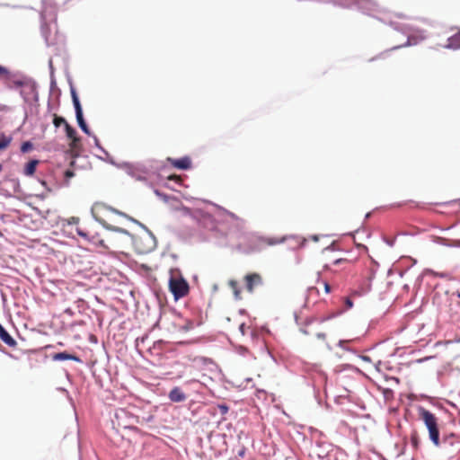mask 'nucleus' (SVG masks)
Masks as SVG:
<instances>
[{"instance_id": "obj_1", "label": "nucleus", "mask_w": 460, "mask_h": 460, "mask_svg": "<svg viewBox=\"0 0 460 460\" xmlns=\"http://www.w3.org/2000/svg\"><path fill=\"white\" fill-rule=\"evenodd\" d=\"M109 228L118 233L129 234L131 236L132 243L136 252L140 254H146L154 251L156 247V239L155 235L147 229H145L137 234H130L128 231L120 227L113 226Z\"/></svg>"}, {"instance_id": "obj_2", "label": "nucleus", "mask_w": 460, "mask_h": 460, "mask_svg": "<svg viewBox=\"0 0 460 460\" xmlns=\"http://www.w3.org/2000/svg\"><path fill=\"white\" fill-rule=\"evenodd\" d=\"M138 423V416L129 409H117L112 419V425L118 431L122 429H134Z\"/></svg>"}, {"instance_id": "obj_3", "label": "nucleus", "mask_w": 460, "mask_h": 460, "mask_svg": "<svg viewBox=\"0 0 460 460\" xmlns=\"http://www.w3.org/2000/svg\"><path fill=\"white\" fill-rule=\"evenodd\" d=\"M169 290L175 300L182 298L189 294V284L177 269L170 270Z\"/></svg>"}, {"instance_id": "obj_4", "label": "nucleus", "mask_w": 460, "mask_h": 460, "mask_svg": "<svg viewBox=\"0 0 460 460\" xmlns=\"http://www.w3.org/2000/svg\"><path fill=\"white\" fill-rule=\"evenodd\" d=\"M419 417L424 422L425 426L429 430V435L430 440L434 443L435 446H439V430L438 427V419L437 417L423 407H420L418 409Z\"/></svg>"}, {"instance_id": "obj_5", "label": "nucleus", "mask_w": 460, "mask_h": 460, "mask_svg": "<svg viewBox=\"0 0 460 460\" xmlns=\"http://www.w3.org/2000/svg\"><path fill=\"white\" fill-rule=\"evenodd\" d=\"M244 280H245L246 289L251 293L253 292L255 287H258V286L261 285V283H262V279H261V275L258 273L247 274L244 277Z\"/></svg>"}, {"instance_id": "obj_6", "label": "nucleus", "mask_w": 460, "mask_h": 460, "mask_svg": "<svg viewBox=\"0 0 460 460\" xmlns=\"http://www.w3.org/2000/svg\"><path fill=\"white\" fill-rule=\"evenodd\" d=\"M167 161L171 165L177 169L187 170L191 167L190 158L188 156L181 157L180 159L168 158Z\"/></svg>"}, {"instance_id": "obj_7", "label": "nucleus", "mask_w": 460, "mask_h": 460, "mask_svg": "<svg viewBox=\"0 0 460 460\" xmlns=\"http://www.w3.org/2000/svg\"><path fill=\"white\" fill-rule=\"evenodd\" d=\"M42 5L41 14L44 18L56 14L57 4L54 0H43Z\"/></svg>"}, {"instance_id": "obj_8", "label": "nucleus", "mask_w": 460, "mask_h": 460, "mask_svg": "<svg viewBox=\"0 0 460 460\" xmlns=\"http://www.w3.org/2000/svg\"><path fill=\"white\" fill-rule=\"evenodd\" d=\"M168 397L172 402H184L187 398L186 394L178 386L173 387L170 391Z\"/></svg>"}, {"instance_id": "obj_9", "label": "nucleus", "mask_w": 460, "mask_h": 460, "mask_svg": "<svg viewBox=\"0 0 460 460\" xmlns=\"http://www.w3.org/2000/svg\"><path fill=\"white\" fill-rule=\"evenodd\" d=\"M65 130L66 133V137L71 139L70 146L72 148H75L77 146V143L79 142V137L76 136V131L74 128H72L68 123H66Z\"/></svg>"}, {"instance_id": "obj_10", "label": "nucleus", "mask_w": 460, "mask_h": 460, "mask_svg": "<svg viewBox=\"0 0 460 460\" xmlns=\"http://www.w3.org/2000/svg\"><path fill=\"white\" fill-rule=\"evenodd\" d=\"M0 339L9 347L13 348L17 345L15 340L7 332L2 324H0Z\"/></svg>"}, {"instance_id": "obj_11", "label": "nucleus", "mask_w": 460, "mask_h": 460, "mask_svg": "<svg viewBox=\"0 0 460 460\" xmlns=\"http://www.w3.org/2000/svg\"><path fill=\"white\" fill-rule=\"evenodd\" d=\"M446 48L452 49H460V30L456 33L448 38Z\"/></svg>"}, {"instance_id": "obj_12", "label": "nucleus", "mask_w": 460, "mask_h": 460, "mask_svg": "<svg viewBox=\"0 0 460 460\" xmlns=\"http://www.w3.org/2000/svg\"><path fill=\"white\" fill-rule=\"evenodd\" d=\"M53 359L54 360H73L75 362L81 361L77 356H75L74 354H69L66 351L54 354Z\"/></svg>"}, {"instance_id": "obj_13", "label": "nucleus", "mask_w": 460, "mask_h": 460, "mask_svg": "<svg viewBox=\"0 0 460 460\" xmlns=\"http://www.w3.org/2000/svg\"><path fill=\"white\" fill-rule=\"evenodd\" d=\"M76 120L80 127V128L87 135H90V130L88 128V126L86 125L84 116H83V111L75 112Z\"/></svg>"}, {"instance_id": "obj_14", "label": "nucleus", "mask_w": 460, "mask_h": 460, "mask_svg": "<svg viewBox=\"0 0 460 460\" xmlns=\"http://www.w3.org/2000/svg\"><path fill=\"white\" fill-rule=\"evenodd\" d=\"M38 164H39L38 160L30 161L25 166L24 174L27 176L33 175L36 171V167H37Z\"/></svg>"}, {"instance_id": "obj_15", "label": "nucleus", "mask_w": 460, "mask_h": 460, "mask_svg": "<svg viewBox=\"0 0 460 460\" xmlns=\"http://www.w3.org/2000/svg\"><path fill=\"white\" fill-rule=\"evenodd\" d=\"M13 77V74L10 72V70L0 65V80H4L6 83H8Z\"/></svg>"}, {"instance_id": "obj_16", "label": "nucleus", "mask_w": 460, "mask_h": 460, "mask_svg": "<svg viewBox=\"0 0 460 460\" xmlns=\"http://www.w3.org/2000/svg\"><path fill=\"white\" fill-rule=\"evenodd\" d=\"M71 96H72L73 104H74L75 112L81 111H82V107H81L78 96L76 94L75 90L73 89V88L71 89Z\"/></svg>"}, {"instance_id": "obj_17", "label": "nucleus", "mask_w": 460, "mask_h": 460, "mask_svg": "<svg viewBox=\"0 0 460 460\" xmlns=\"http://www.w3.org/2000/svg\"><path fill=\"white\" fill-rule=\"evenodd\" d=\"M228 286L230 287V288L233 290L234 294V296L235 298H240V289H239V285H238V282L236 280H234V279H231L229 282H228Z\"/></svg>"}, {"instance_id": "obj_18", "label": "nucleus", "mask_w": 460, "mask_h": 460, "mask_svg": "<svg viewBox=\"0 0 460 460\" xmlns=\"http://www.w3.org/2000/svg\"><path fill=\"white\" fill-rule=\"evenodd\" d=\"M66 123H67V121L64 118L58 116L57 114H54L53 124L56 128H58L61 125H64L66 127Z\"/></svg>"}, {"instance_id": "obj_19", "label": "nucleus", "mask_w": 460, "mask_h": 460, "mask_svg": "<svg viewBox=\"0 0 460 460\" xmlns=\"http://www.w3.org/2000/svg\"><path fill=\"white\" fill-rule=\"evenodd\" d=\"M411 442L414 448L419 447L420 437L417 431H413L411 435Z\"/></svg>"}, {"instance_id": "obj_20", "label": "nucleus", "mask_w": 460, "mask_h": 460, "mask_svg": "<svg viewBox=\"0 0 460 460\" xmlns=\"http://www.w3.org/2000/svg\"><path fill=\"white\" fill-rule=\"evenodd\" d=\"M11 141V137L2 136V138L0 140V150L6 148L10 145Z\"/></svg>"}, {"instance_id": "obj_21", "label": "nucleus", "mask_w": 460, "mask_h": 460, "mask_svg": "<svg viewBox=\"0 0 460 460\" xmlns=\"http://www.w3.org/2000/svg\"><path fill=\"white\" fill-rule=\"evenodd\" d=\"M75 176V172L72 170H66L65 172L66 184H69V180Z\"/></svg>"}, {"instance_id": "obj_22", "label": "nucleus", "mask_w": 460, "mask_h": 460, "mask_svg": "<svg viewBox=\"0 0 460 460\" xmlns=\"http://www.w3.org/2000/svg\"><path fill=\"white\" fill-rule=\"evenodd\" d=\"M32 148V145L30 142H24L21 146V151L26 153Z\"/></svg>"}, {"instance_id": "obj_23", "label": "nucleus", "mask_w": 460, "mask_h": 460, "mask_svg": "<svg viewBox=\"0 0 460 460\" xmlns=\"http://www.w3.org/2000/svg\"><path fill=\"white\" fill-rule=\"evenodd\" d=\"M292 239L297 243L298 246H303L306 242V238H301V237H292Z\"/></svg>"}, {"instance_id": "obj_24", "label": "nucleus", "mask_w": 460, "mask_h": 460, "mask_svg": "<svg viewBox=\"0 0 460 460\" xmlns=\"http://www.w3.org/2000/svg\"><path fill=\"white\" fill-rule=\"evenodd\" d=\"M327 318L325 317H320V318H311L309 320H306V325L314 323V322H317V323H323Z\"/></svg>"}, {"instance_id": "obj_25", "label": "nucleus", "mask_w": 460, "mask_h": 460, "mask_svg": "<svg viewBox=\"0 0 460 460\" xmlns=\"http://www.w3.org/2000/svg\"><path fill=\"white\" fill-rule=\"evenodd\" d=\"M323 288H324V291L328 294L331 292V286L328 282L324 281L323 282Z\"/></svg>"}, {"instance_id": "obj_26", "label": "nucleus", "mask_w": 460, "mask_h": 460, "mask_svg": "<svg viewBox=\"0 0 460 460\" xmlns=\"http://www.w3.org/2000/svg\"><path fill=\"white\" fill-rule=\"evenodd\" d=\"M168 179L175 181H181V176L175 175V174L169 176Z\"/></svg>"}, {"instance_id": "obj_27", "label": "nucleus", "mask_w": 460, "mask_h": 460, "mask_svg": "<svg viewBox=\"0 0 460 460\" xmlns=\"http://www.w3.org/2000/svg\"><path fill=\"white\" fill-rule=\"evenodd\" d=\"M76 232H77V234H78L80 236H82V237H84V238H86V237H87V234H86L85 232H84L83 230H81L80 228H77V229H76Z\"/></svg>"}, {"instance_id": "obj_28", "label": "nucleus", "mask_w": 460, "mask_h": 460, "mask_svg": "<svg viewBox=\"0 0 460 460\" xmlns=\"http://www.w3.org/2000/svg\"><path fill=\"white\" fill-rule=\"evenodd\" d=\"M239 329H240V332H242V334L244 335L245 334V324L244 323L240 324Z\"/></svg>"}, {"instance_id": "obj_29", "label": "nucleus", "mask_w": 460, "mask_h": 460, "mask_svg": "<svg viewBox=\"0 0 460 460\" xmlns=\"http://www.w3.org/2000/svg\"><path fill=\"white\" fill-rule=\"evenodd\" d=\"M346 305H347L348 308H351L353 305V303L349 298H346Z\"/></svg>"}, {"instance_id": "obj_30", "label": "nucleus", "mask_w": 460, "mask_h": 460, "mask_svg": "<svg viewBox=\"0 0 460 460\" xmlns=\"http://www.w3.org/2000/svg\"><path fill=\"white\" fill-rule=\"evenodd\" d=\"M343 262H348V261L346 259H338L334 261V264H341Z\"/></svg>"}, {"instance_id": "obj_31", "label": "nucleus", "mask_w": 460, "mask_h": 460, "mask_svg": "<svg viewBox=\"0 0 460 460\" xmlns=\"http://www.w3.org/2000/svg\"><path fill=\"white\" fill-rule=\"evenodd\" d=\"M308 292L309 294L318 293V289L316 288H308Z\"/></svg>"}, {"instance_id": "obj_32", "label": "nucleus", "mask_w": 460, "mask_h": 460, "mask_svg": "<svg viewBox=\"0 0 460 460\" xmlns=\"http://www.w3.org/2000/svg\"><path fill=\"white\" fill-rule=\"evenodd\" d=\"M78 221H79V219H78L77 217H71V219H70L69 223H70V224H71V223H75H75H77Z\"/></svg>"}, {"instance_id": "obj_33", "label": "nucleus", "mask_w": 460, "mask_h": 460, "mask_svg": "<svg viewBox=\"0 0 460 460\" xmlns=\"http://www.w3.org/2000/svg\"><path fill=\"white\" fill-rule=\"evenodd\" d=\"M317 337H318L319 339H323V340H324V339H325V334H324V333H317Z\"/></svg>"}, {"instance_id": "obj_34", "label": "nucleus", "mask_w": 460, "mask_h": 460, "mask_svg": "<svg viewBox=\"0 0 460 460\" xmlns=\"http://www.w3.org/2000/svg\"><path fill=\"white\" fill-rule=\"evenodd\" d=\"M191 328H192V324L191 323H189L188 325L184 326V330L185 331H189Z\"/></svg>"}, {"instance_id": "obj_35", "label": "nucleus", "mask_w": 460, "mask_h": 460, "mask_svg": "<svg viewBox=\"0 0 460 460\" xmlns=\"http://www.w3.org/2000/svg\"><path fill=\"white\" fill-rule=\"evenodd\" d=\"M309 238H310L311 240L314 241V242L318 241V236H317V235H312V236H310Z\"/></svg>"}, {"instance_id": "obj_36", "label": "nucleus", "mask_w": 460, "mask_h": 460, "mask_svg": "<svg viewBox=\"0 0 460 460\" xmlns=\"http://www.w3.org/2000/svg\"><path fill=\"white\" fill-rule=\"evenodd\" d=\"M229 216H230L232 218H237V217H236L234 214H233V213H229Z\"/></svg>"}, {"instance_id": "obj_37", "label": "nucleus", "mask_w": 460, "mask_h": 460, "mask_svg": "<svg viewBox=\"0 0 460 460\" xmlns=\"http://www.w3.org/2000/svg\"><path fill=\"white\" fill-rule=\"evenodd\" d=\"M302 332L305 333V334H309V332L306 330V329H303Z\"/></svg>"}, {"instance_id": "obj_38", "label": "nucleus", "mask_w": 460, "mask_h": 460, "mask_svg": "<svg viewBox=\"0 0 460 460\" xmlns=\"http://www.w3.org/2000/svg\"><path fill=\"white\" fill-rule=\"evenodd\" d=\"M17 84L18 85H22V82H17Z\"/></svg>"}, {"instance_id": "obj_39", "label": "nucleus", "mask_w": 460, "mask_h": 460, "mask_svg": "<svg viewBox=\"0 0 460 460\" xmlns=\"http://www.w3.org/2000/svg\"><path fill=\"white\" fill-rule=\"evenodd\" d=\"M2 171V164H0V172Z\"/></svg>"}, {"instance_id": "obj_40", "label": "nucleus", "mask_w": 460, "mask_h": 460, "mask_svg": "<svg viewBox=\"0 0 460 460\" xmlns=\"http://www.w3.org/2000/svg\"><path fill=\"white\" fill-rule=\"evenodd\" d=\"M458 297L460 298V293L458 294Z\"/></svg>"}]
</instances>
